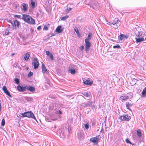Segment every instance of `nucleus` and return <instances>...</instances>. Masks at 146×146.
<instances>
[{
    "label": "nucleus",
    "mask_w": 146,
    "mask_h": 146,
    "mask_svg": "<svg viewBox=\"0 0 146 146\" xmlns=\"http://www.w3.org/2000/svg\"><path fill=\"white\" fill-rule=\"evenodd\" d=\"M92 36V33H90L88 35L87 38L85 39V42L86 44L85 48L86 52H88L91 46V43L89 41L91 39Z\"/></svg>",
    "instance_id": "1"
},
{
    "label": "nucleus",
    "mask_w": 146,
    "mask_h": 146,
    "mask_svg": "<svg viewBox=\"0 0 146 146\" xmlns=\"http://www.w3.org/2000/svg\"><path fill=\"white\" fill-rule=\"evenodd\" d=\"M25 22L31 24H35V21L31 17L27 15H23L21 18Z\"/></svg>",
    "instance_id": "2"
},
{
    "label": "nucleus",
    "mask_w": 146,
    "mask_h": 146,
    "mask_svg": "<svg viewBox=\"0 0 146 146\" xmlns=\"http://www.w3.org/2000/svg\"><path fill=\"white\" fill-rule=\"evenodd\" d=\"M22 115L23 117H27L29 118H32L36 120V117L34 115L31 111H27L22 113Z\"/></svg>",
    "instance_id": "3"
},
{
    "label": "nucleus",
    "mask_w": 146,
    "mask_h": 146,
    "mask_svg": "<svg viewBox=\"0 0 146 146\" xmlns=\"http://www.w3.org/2000/svg\"><path fill=\"white\" fill-rule=\"evenodd\" d=\"M120 21L117 18H115L114 20L112 22L111 24L113 25V27L115 29H117L120 26Z\"/></svg>",
    "instance_id": "4"
},
{
    "label": "nucleus",
    "mask_w": 146,
    "mask_h": 146,
    "mask_svg": "<svg viewBox=\"0 0 146 146\" xmlns=\"http://www.w3.org/2000/svg\"><path fill=\"white\" fill-rule=\"evenodd\" d=\"M119 119L121 120L128 121L131 119V117L127 114H123V115L120 116Z\"/></svg>",
    "instance_id": "5"
},
{
    "label": "nucleus",
    "mask_w": 146,
    "mask_h": 146,
    "mask_svg": "<svg viewBox=\"0 0 146 146\" xmlns=\"http://www.w3.org/2000/svg\"><path fill=\"white\" fill-rule=\"evenodd\" d=\"M83 80L84 83L86 85H91L92 84V81L90 79L83 78Z\"/></svg>",
    "instance_id": "6"
},
{
    "label": "nucleus",
    "mask_w": 146,
    "mask_h": 146,
    "mask_svg": "<svg viewBox=\"0 0 146 146\" xmlns=\"http://www.w3.org/2000/svg\"><path fill=\"white\" fill-rule=\"evenodd\" d=\"M137 37L139 38L145 39L146 40V34L143 32H139L137 34Z\"/></svg>",
    "instance_id": "7"
},
{
    "label": "nucleus",
    "mask_w": 146,
    "mask_h": 146,
    "mask_svg": "<svg viewBox=\"0 0 146 146\" xmlns=\"http://www.w3.org/2000/svg\"><path fill=\"white\" fill-rule=\"evenodd\" d=\"M32 63L33 66H34V68L35 69H36L38 67L39 63L37 58H35L34 59Z\"/></svg>",
    "instance_id": "8"
},
{
    "label": "nucleus",
    "mask_w": 146,
    "mask_h": 146,
    "mask_svg": "<svg viewBox=\"0 0 146 146\" xmlns=\"http://www.w3.org/2000/svg\"><path fill=\"white\" fill-rule=\"evenodd\" d=\"M42 72L44 74H49L48 71L47 70L45 67V65L42 62Z\"/></svg>",
    "instance_id": "9"
},
{
    "label": "nucleus",
    "mask_w": 146,
    "mask_h": 146,
    "mask_svg": "<svg viewBox=\"0 0 146 146\" xmlns=\"http://www.w3.org/2000/svg\"><path fill=\"white\" fill-rule=\"evenodd\" d=\"M90 141L94 144H97L98 143L99 139L97 137H92L90 139Z\"/></svg>",
    "instance_id": "10"
},
{
    "label": "nucleus",
    "mask_w": 146,
    "mask_h": 146,
    "mask_svg": "<svg viewBox=\"0 0 146 146\" xmlns=\"http://www.w3.org/2000/svg\"><path fill=\"white\" fill-rule=\"evenodd\" d=\"M23 8H22V11L24 12H26L28 9V6L27 4L25 3H23L22 4Z\"/></svg>",
    "instance_id": "11"
},
{
    "label": "nucleus",
    "mask_w": 146,
    "mask_h": 146,
    "mask_svg": "<svg viewBox=\"0 0 146 146\" xmlns=\"http://www.w3.org/2000/svg\"><path fill=\"white\" fill-rule=\"evenodd\" d=\"M17 89L21 92H23L27 90V88L25 87H22L19 85L17 87Z\"/></svg>",
    "instance_id": "12"
},
{
    "label": "nucleus",
    "mask_w": 146,
    "mask_h": 146,
    "mask_svg": "<svg viewBox=\"0 0 146 146\" xmlns=\"http://www.w3.org/2000/svg\"><path fill=\"white\" fill-rule=\"evenodd\" d=\"M64 29L62 28V27L60 25L58 26L56 29V31L58 33H61L63 31Z\"/></svg>",
    "instance_id": "13"
},
{
    "label": "nucleus",
    "mask_w": 146,
    "mask_h": 146,
    "mask_svg": "<svg viewBox=\"0 0 146 146\" xmlns=\"http://www.w3.org/2000/svg\"><path fill=\"white\" fill-rule=\"evenodd\" d=\"M128 38V36H126L125 35L121 34L120 35L119 37V38L121 40H124L125 38Z\"/></svg>",
    "instance_id": "14"
},
{
    "label": "nucleus",
    "mask_w": 146,
    "mask_h": 146,
    "mask_svg": "<svg viewBox=\"0 0 146 146\" xmlns=\"http://www.w3.org/2000/svg\"><path fill=\"white\" fill-rule=\"evenodd\" d=\"M3 90L4 91V92L7 95H8L9 97H11V95H10L9 92L8 91L6 86H3Z\"/></svg>",
    "instance_id": "15"
},
{
    "label": "nucleus",
    "mask_w": 146,
    "mask_h": 146,
    "mask_svg": "<svg viewBox=\"0 0 146 146\" xmlns=\"http://www.w3.org/2000/svg\"><path fill=\"white\" fill-rule=\"evenodd\" d=\"M77 135L78 138L80 140L83 139L84 138V134L81 132H79L78 133Z\"/></svg>",
    "instance_id": "16"
},
{
    "label": "nucleus",
    "mask_w": 146,
    "mask_h": 146,
    "mask_svg": "<svg viewBox=\"0 0 146 146\" xmlns=\"http://www.w3.org/2000/svg\"><path fill=\"white\" fill-rule=\"evenodd\" d=\"M46 54L50 58L51 60H54L53 55L49 51H46Z\"/></svg>",
    "instance_id": "17"
},
{
    "label": "nucleus",
    "mask_w": 146,
    "mask_h": 146,
    "mask_svg": "<svg viewBox=\"0 0 146 146\" xmlns=\"http://www.w3.org/2000/svg\"><path fill=\"white\" fill-rule=\"evenodd\" d=\"M128 96L127 95H123L120 97L119 100L122 101H123L128 99Z\"/></svg>",
    "instance_id": "18"
},
{
    "label": "nucleus",
    "mask_w": 146,
    "mask_h": 146,
    "mask_svg": "<svg viewBox=\"0 0 146 146\" xmlns=\"http://www.w3.org/2000/svg\"><path fill=\"white\" fill-rule=\"evenodd\" d=\"M50 118L53 121H55L58 119L56 117V114H55L51 115L50 116Z\"/></svg>",
    "instance_id": "19"
},
{
    "label": "nucleus",
    "mask_w": 146,
    "mask_h": 146,
    "mask_svg": "<svg viewBox=\"0 0 146 146\" xmlns=\"http://www.w3.org/2000/svg\"><path fill=\"white\" fill-rule=\"evenodd\" d=\"M137 135L138 137L139 138H140L142 136V133L141 131V130L140 129H138L136 131Z\"/></svg>",
    "instance_id": "20"
},
{
    "label": "nucleus",
    "mask_w": 146,
    "mask_h": 146,
    "mask_svg": "<svg viewBox=\"0 0 146 146\" xmlns=\"http://www.w3.org/2000/svg\"><path fill=\"white\" fill-rule=\"evenodd\" d=\"M135 39V42L137 43L140 42L142 41L145 40V39L139 37L138 38H136Z\"/></svg>",
    "instance_id": "21"
},
{
    "label": "nucleus",
    "mask_w": 146,
    "mask_h": 146,
    "mask_svg": "<svg viewBox=\"0 0 146 146\" xmlns=\"http://www.w3.org/2000/svg\"><path fill=\"white\" fill-rule=\"evenodd\" d=\"M30 56L29 52L26 53L25 55L24 58L25 60H28Z\"/></svg>",
    "instance_id": "22"
},
{
    "label": "nucleus",
    "mask_w": 146,
    "mask_h": 146,
    "mask_svg": "<svg viewBox=\"0 0 146 146\" xmlns=\"http://www.w3.org/2000/svg\"><path fill=\"white\" fill-rule=\"evenodd\" d=\"M14 25L15 27L18 28L19 27L20 24L19 22L17 20L14 21Z\"/></svg>",
    "instance_id": "23"
},
{
    "label": "nucleus",
    "mask_w": 146,
    "mask_h": 146,
    "mask_svg": "<svg viewBox=\"0 0 146 146\" xmlns=\"http://www.w3.org/2000/svg\"><path fill=\"white\" fill-rule=\"evenodd\" d=\"M142 95L143 97H146V87L143 89V90L142 92Z\"/></svg>",
    "instance_id": "24"
},
{
    "label": "nucleus",
    "mask_w": 146,
    "mask_h": 146,
    "mask_svg": "<svg viewBox=\"0 0 146 146\" xmlns=\"http://www.w3.org/2000/svg\"><path fill=\"white\" fill-rule=\"evenodd\" d=\"M69 71L72 74H74L76 72L75 69L72 68H69Z\"/></svg>",
    "instance_id": "25"
},
{
    "label": "nucleus",
    "mask_w": 146,
    "mask_h": 146,
    "mask_svg": "<svg viewBox=\"0 0 146 146\" xmlns=\"http://www.w3.org/2000/svg\"><path fill=\"white\" fill-rule=\"evenodd\" d=\"M27 89L31 92L34 91L35 90V89L34 88L31 86H29L27 88Z\"/></svg>",
    "instance_id": "26"
},
{
    "label": "nucleus",
    "mask_w": 146,
    "mask_h": 146,
    "mask_svg": "<svg viewBox=\"0 0 146 146\" xmlns=\"http://www.w3.org/2000/svg\"><path fill=\"white\" fill-rule=\"evenodd\" d=\"M86 4L88 5H89L90 6V7H92V8L94 9H96V5L95 4H86Z\"/></svg>",
    "instance_id": "27"
},
{
    "label": "nucleus",
    "mask_w": 146,
    "mask_h": 146,
    "mask_svg": "<svg viewBox=\"0 0 146 146\" xmlns=\"http://www.w3.org/2000/svg\"><path fill=\"white\" fill-rule=\"evenodd\" d=\"M31 5L33 8H34L35 7V3L33 0H31Z\"/></svg>",
    "instance_id": "28"
},
{
    "label": "nucleus",
    "mask_w": 146,
    "mask_h": 146,
    "mask_svg": "<svg viewBox=\"0 0 146 146\" xmlns=\"http://www.w3.org/2000/svg\"><path fill=\"white\" fill-rule=\"evenodd\" d=\"M132 105V104L130 102H127L126 104V107L127 109H129V107Z\"/></svg>",
    "instance_id": "29"
},
{
    "label": "nucleus",
    "mask_w": 146,
    "mask_h": 146,
    "mask_svg": "<svg viewBox=\"0 0 146 146\" xmlns=\"http://www.w3.org/2000/svg\"><path fill=\"white\" fill-rule=\"evenodd\" d=\"M82 94L85 97H84V98L85 99L86 98L85 97L90 98V95L88 94L87 93L84 92V93H82Z\"/></svg>",
    "instance_id": "30"
},
{
    "label": "nucleus",
    "mask_w": 146,
    "mask_h": 146,
    "mask_svg": "<svg viewBox=\"0 0 146 146\" xmlns=\"http://www.w3.org/2000/svg\"><path fill=\"white\" fill-rule=\"evenodd\" d=\"M74 30L76 32L78 36L79 37H80V35L78 29L77 28H76V29L75 28L74 29Z\"/></svg>",
    "instance_id": "31"
},
{
    "label": "nucleus",
    "mask_w": 146,
    "mask_h": 146,
    "mask_svg": "<svg viewBox=\"0 0 146 146\" xmlns=\"http://www.w3.org/2000/svg\"><path fill=\"white\" fill-rule=\"evenodd\" d=\"M84 126L86 129H88L89 128V124L87 122L86 123L84 124Z\"/></svg>",
    "instance_id": "32"
},
{
    "label": "nucleus",
    "mask_w": 146,
    "mask_h": 146,
    "mask_svg": "<svg viewBox=\"0 0 146 146\" xmlns=\"http://www.w3.org/2000/svg\"><path fill=\"white\" fill-rule=\"evenodd\" d=\"M72 9V8L67 7L66 9V12L68 13L70 12V11Z\"/></svg>",
    "instance_id": "33"
},
{
    "label": "nucleus",
    "mask_w": 146,
    "mask_h": 146,
    "mask_svg": "<svg viewBox=\"0 0 146 146\" xmlns=\"http://www.w3.org/2000/svg\"><path fill=\"white\" fill-rule=\"evenodd\" d=\"M92 102H89L86 103L85 106L86 107H88L90 106L92 104Z\"/></svg>",
    "instance_id": "34"
},
{
    "label": "nucleus",
    "mask_w": 146,
    "mask_h": 146,
    "mask_svg": "<svg viewBox=\"0 0 146 146\" xmlns=\"http://www.w3.org/2000/svg\"><path fill=\"white\" fill-rule=\"evenodd\" d=\"M68 15H66L64 17H62V19H61V20H63V21H65L66 20V19L68 18Z\"/></svg>",
    "instance_id": "35"
},
{
    "label": "nucleus",
    "mask_w": 146,
    "mask_h": 146,
    "mask_svg": "<svg viewBox=\"0 0 146 146\" xmlns=\"http://www.w3.org/2000/svg\"><path fill=\"white\" fill-rule=\"evenodd\" d=\"M5 121L4 118L1 121V125L4 126L5 125Z\"/></svg>",
    "instance_id": "36"
},
{
    "label": "nucleus",
    "mask_w": 146,
    "mask_h": 146,
    "mask_svg": "<svg viewBox=\"0 0 146 146\" xmlns=\"http://www.w3.org/2000/svg\"><path fill=\"white\" fill-rule=\"evenodd\" d=\"M113 48H120V46L119 45H115L113 46Z\"/></svg>",
    "instance_id": "37"
},
{
    "label": "nucleus",
    "mask_w": 146,
    "mask_h": 146,
    "mask_svg": "<svg viewBox=\"0 0 146 146\" xmlns=\"http://www.w3.org/2000/svg\"><path fill=\"white\" fill-rule=\"evenodd\" d=\"M144 67H141V70H143V72H145V71H146V65H145Z\"/></svg>",
    "instance_id": "38"
},
{
    "label": "nucleus",
    "mask_w": 146,
    "mask_h": 146,
    "mask_svg": "<svg viewBox=\"0 0 146 146\" xmlns=\"http://www.w3.org/2000/svg\"><path fill=\"white\" fill-rule=\"evenodd\" d=\"M56 114H62V112L59 110H57L56 111Z\"/></svg>",
    "instance_id": "39"
},
{
    "label": "nucleus",
    "mask_w": 146,
    "mask_h": 146,
    "mask_svg": "<svg viewBox=\"0 0 146 146\" xmlns=\"http://www.w3.org/2000/svg\"><path fill=\"white\" fill-rule=\"evenodd\" d=\"M56 117L57 118H61V114H56Z\"/></svg>",
    "instance_id": "40"
},
{
    "label": "nucleus",
    "mask_w": 146,
    "mask_h": 146,
    "mask_svg": "<svg viewBox=\"0 0 146 146\" xmlns=\"http://www.w3.org/2000/svg\"><path fill=\"white\" fill-rule=\"evenodd\" d=\"M14 81L17 84H19V80L17 78H15Z\"/></svg>",
    "instance_id": "41"
},
{
    "label": "nucleus",
    "mask_w": 146,
    "mask_h": 146,
    "mask_svg": "<svg viewBox=\"0 0 146 146\" xmlns=\"http://www.w3.org/2000/svg\"><path fill=\"white\" fill-rule=\"evenodd\" d=\"M14 16L15 17H17V18H18V19H21V16L20 15H15Z\"/></svg>",
    "instance_id": "42"
},
{
    "label": "nucleus",
    "mask_w": 146,
    "mask_h": 146,
    "mask_svg": "<svg viewBox=\"0 0 146 146\" xmlns=\"http://www.w3.org/2000/svg\"><path fill=\"white\" fill-rule=\"evenodd\" d=\"M33 72H30L28 74V76L30 77L33 75Z\"/></svg>",
    "instance_id": "43"
},
{
    "label": "nucleus",
    "mask_w": 146,
    "mask_h": 146,
    "mask_svg": "<svg viewBox=\"0 0 146 146\" xmlns=\"http://www.w3.org/2000/svg\"><path fill=\"white\" fill-rule=\"evenodd\" d=\"M126 142L128 143H130V144H131V142L129 141V140L128 139H125Z\"/></svg>",
    "instance_id": "44"
},
{
    "label": "nucleus",
    "mask_w": 146,
    "mask_h": 146,
    "mask_svg": "<svg viewBox=\"0 0 146 146\" xmlns=\"http://www.w3.org/2000/svg\"><path fill=\"white\" fill-rule=\"evenodd\" d=\"M26 99L27 101H30L32 100V98H27Z\"/></svg>",
    "instance_id": "45"
},
{
    "label": "nucleus",
    "mask_w": 146,
    "mask_h": 146,
    "mask_svg": "<svg viewBox=\"0 0 146 146\" xmlns=\"http://www.w3.org/2000/svg\"><path fill=\"white\" fill-rule=\"evenodd\" d=\"M9 34V30H6L5 33V35H8Z\"/></svg>",
    "instance_id": "46"
},
{
    "label": "nucleus",
    "mask_w": 146,
    "mask_h": 146,
    "mask_svg": "<svg viewBox=\"0 0 146 146\" xmlns=\"http://www.w3.org/2000/svg\"><path fill=\"white\" fill-rule=\"evenodd\" d=\"M44 30H47L48 29V27L45 25L44 26V28L43 29Z\"/></svg>",
    "instance_id": "47"
},
{
    "label": "nucleus",
    "mask_w": 146,
    "mask_h": 146,
    "mask_svg": "<svg viewBox=\"0 0 146 146\" xmlns=\"http://www.w3.org/2000/svg\"><path fill=\"white\" fill-rule=\"evenodd\" d=\"M91 108L92 109L94 110V109H96V108L95 106L93 105L92 106H91Z\"/></svg>",
    "instance_id": "48"
},
{
    "label": "nucleus",
    "mask_w": 146,
    "mask_h": 146,
    "mask_svg": "<svg viewBox=\"0 0 146 146\" xmlns=\"http://www.w3.org/2000/svg\"><path fill=\"white\" fill-rule=\"evenodd\" d=\"M106 23L108 25H110V26H111L112 24H111V23H110L109 22L107 21V20L106 21Z\"/></svg>",
    "instance_id": "49"
},
{
    "label": "nucleus",
    "mask_w": 146,
    "mask_h": 146,
    "mask_svg": "<svg viewBox=\"0 0 146 146\" xmlns=\"http://www.w3.org/2000/svg\"><path fill=\"white\" fill-rule=\"evenodd\" d=\"M8 22H9L11 24L13 25V23L12 21L9 20L8 21Z\"/></svg>",
    "instance_id": "50"
},
{
    "label": "nucleus",
    "mask_w": 146,
    "mask_h": 146,
    "mask_svg": "<svg viewBox=\"0 0 146 146\" xmlns=\"http://www.w3.org/2000/svg\"><path fill=\"white\" fill-rule=\"evenodd\" d=\"M41 26H40L38 27L37 28L38 30L39 31L40 29H41Z\"/></svg>",
    "instance_id": "51"
},
{
    "label": "nucleus",
    "mask_w": 146,
    "mask_h": 146,
    "mask_svg": "<svg viewBox=\"0 0 146 146\" xmlns=\"http://www.w3.org/2000/svg\"><path fill=\"white\" fill-rule=\"evenodd\" d=\"M84 48V47L83 46H82L80 47V49L81 50H82Z\"/></svg>",
    "instance_id": "52"
},
{
    "label": "nucleus",
    "mask_w": 146,
    "mask_h": 146,
    "mask_svg": "<svg viewBox=\"0 0 146 146\" xmlns=\"http://www.w3.org/2000/svg\"><path fill=\"white\" fill-rule=\"evenodd\" d=\"M15 54L14 53H13L12 54H11V56H13V55Z\"/></svg>",
    "instance_id": "53"
},
{
    "label": "nucleus",
    "mask_w": 146,
    "mask_h": 146,
    "mask_svg": "<svg viewBox=\"0 0 146 146\" xmlns=\"http://www.w3.org/2000/svg\"><path fill=\"white\" fill-rule=\"evenodd\" d=\"M1 104H0V111H1Z\"/></svg>",
    "instance_id": "54"
},
{
    "label": "nucleus",
    "mask_w": 146,
    "mask_h": 146,
    "mask_svg": "<svg viewBox=\"0 0 146 146\" xmlns=\"http://www.w3.org/2000/svg\"><path fill=\"white\" fill-rule=\"evenodd\" d=\"M134 80H135V81H134V82H135V81H136V80H135V79H134Z\"/></svg>",
    "instance_id": "55"
},
{
    "label": "nucleus",
    "mask_w": 146,
    "mask_h": 146,
    "mask_svg": "<svg viewBox=\"0 0 146 146\" xmlns=\"http://www.w3.org/2000/svg\"><path fill=\"white\" fill-rule=\"evenodd\" d=\"M68 97L70 98V96H68Z\"/></svg>",
    "instance_id": "56"
}]
</instances>
